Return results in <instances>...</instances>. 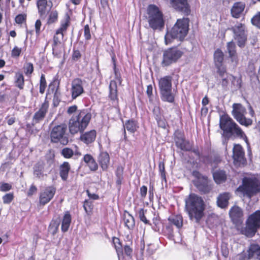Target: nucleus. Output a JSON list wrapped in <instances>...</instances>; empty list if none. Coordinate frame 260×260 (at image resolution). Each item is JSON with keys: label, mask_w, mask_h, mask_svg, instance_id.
<instances>
[{"label": "nucleus", "mask_w": 260, "mask_h": 260, "mask_svg": "<svg viewBox=\"0 0 260 260\" xmlns=\"http://www.w3.org/2000/svg\"><path fill=\"white\" fill-rule=\"evenodd\" d=\"M219 127L223 131V143H226L230 138L234 137L242 139L248 144V138L245 133L228 115L224 114L220 116Z\"/></svg>", "instance_id": "nucleus-1"}, {"label": "nucleus", "mask_w": 260, "mask_h": 260, "mask_svg": "<svg viewBox=\"0 0 260 260\" xmlns=\"http://www.w3.org/2000/svg\"><path fill=\"white\" fill-rule=\"evenodd\" d=\"M205 209V203L201 197L191 193L185 199V210L190 220L199 223L204 216Z\"/></svg>", "instance_id": "nucleus-2"}, {"label": "nucleus", "mask_w": 260, "mask_h": 260, "mask_svg": "<svg viewBox=\"0 0 260 260\" xmlns=\"http://www.w3.org/2000/svg\"><path fill=\"white\" fill-rule=\"evenodd\" d=\"M91 115L86 110H78L70 119L69 127L72 134L83 132L87 126Z\"/></svg>", "instance_id": "nucleus-3"}, {"label": "nucleus", "mask_w": 260, "mask_h": 260, "mask_svg": "<svg viewBox=\"0 0 260 260\" xmlns=\"http://www.w3.org/2000/svg\"><path fill=\"white\" fill-rule=\"evenodd\" d=\"M189 19L187 18L178 19L176 23L170 31H168L165 37V43L169 45L174 39L182 41L186 36L188 30Z\"/></svg>", "instance_id": "nucleus-4"}, {"label": "nucleus", "mask_w": 260, "mask_h": 260, "mask_svg": "<svg viewBox=\"0 0 260 260\" xmlns=\"http://www.w3.org/2000/svg\"><path fill=\"white\" fill-rule=\"evenodd\" d=\"M146 17L149 26L154 30H161L164 27L165 22L163 14L159 8L154 5H150L147 9Z\"/></svg>", "instance_id": "nucleus-5"}, {"label": "nucleus", "mask_w": 260, "mask_h": 260, "mask_svg": "<svg viewBox=\"0 0 260 260\" xmlns=\"http://www.w3.org/2000/svg\"><path fill=\"white\" fill-rule=\"evenodd\" d=\"M172 77L166 76L158 80V87L162 101L172 103L174 101V95L172 92Z\"/></svg>", "instance_id": "nucleus-6"}, {"label": "nucleus", "mask_w": 260, "mask_h": 260, "mask_svg": "<svg viewBox=\"0 0 260 260\" xmlns=\"http://www.w3.org/2000/svg\"><path fill=\"white\" fill-rule=\"evenodd\" d=\"M236 190L244 196L251 198L260 191V181L255 178H244L242 184Z\"/></svg>", "instance_id": "nucleus-7"}, {"label": "nucleus", "mask_w": 260, "mask_h": 260, "mask_svg": "<svg viewBox=\"0 0 260 260\" xmlns=\"http://www.w3.org/2000/svg\"><path fill=\"white\" fill-rule=\"evenodd\" d=\"M260 227V211L257 210L250 215L246 221V226L241 233L246 237H251Z\"/></svg>", "instance_id": "nucleus-8"}, {"label": "nucleus", "mask_w": 260, "mask_h": 260, "mask_svg": "<svg viewBox=\"0 0 260 260\" xmlns=\"http://www.w3.org/2000/svg\"><path fill=\"white\" fill-rule=\"evenodd\" d=\"M232 108L233 116L241 125L246 127L252 125V120L245 117L246 110L244 106L241 104L234 103L232 106Z\"/></svg>", "instance_id": "nucleus-9"}, {"label": "nucleus", "mask_w": 260, "mask_h": 260, "mask_svg": "<svg viewBox=\"0 0 260 260\" xmlns=\"http://www.w3.org/2000/svg\"><path fill=\"white\" fill-rule=\"evenodd\" d=\"M67 126L61 124L54 127L50 134L51 141L54 143L60 142L61 144L67 145L69 142L68 134L66 133Z\"/></svg>", "instance_id": "nucleus-10"}, {"label": "nucleus", "mask_w": 260, "mask_h": 260, "mask_svg": "<svg viewBox=\"0 0 260 260\" xmlns=\"http://www.w3.org/2000/svg\"><path fill=\"white\" fill-rule=\"evenodd\" d=\"M183 53L177 48H171L164 51L161 61V66L168 67L177 61L181 57Z\"/></svg>", "instance_id": "nucleus-11"}, {"label": "nucleus", "mask_w": 260, "mask_h": 260, "mask_svg": "<svg viewBox=\"0 0 260 260\" xmlns=\"http://www.w3.org/2000/svg\"><path fill=\"white\" fill-rule=\"evenodd\" d=\"M231 29L234 34L235 39L238 42V45L240 47L244 46L247 40L245 34V26L242 23H238L234 26Z\"/></svg>", "instance_id": "nucleus-12"}, {"label": "nucleus", "mask_w": 260, "mask_h": 260, "mask_svg": "<svg viewBox=\"0 0 260 260\" xmlns=\"http://www.w3.org/2000/svg\"><path fill=\"white\" fill-rule=\"evenodd\" d=\"M193 176L195 177L193 181L194 185L201 191L207 192L210 189L208 185L207 177L203 176L197 171H194L192 173Z\"/></svg>", "instance_id": "nucleus-13"}, {"label": "nucleus", "mask_w": 260, "mask_h": 260, "mask_svg": "<svg viewBox=\"0 0 260 260\" xmlns=\"http://www.w3.org/2000/svg\"><path fill=\"white\" fill-rule=\"evenodd\" d=\"M175 142L177 147L183 151H189L192 148V145L188 141L185 140L184 136L180 131L175 132Z\"/></svg>", "instance_id": "nucleus-14"}, {"label": "nucleus", "mask_w": 260, "mask_h": 260, "mask_svg": "<svg viewBox=\"0 0 260 260\" xmlns=\"http://www.w3.org/2000/svg\"><path fill=\"white\" fill-rule=\"evenodd\" d=\"M233 158L236 165H240L245 162L244 151L240 144H235L233 148Z\"/></svg>", "instance_id": "nucleus-15"}, {"label": "nucleus", "mask_w": 260, "mask_h": 260, "mask_svg": "<svg viewBox=\"0 0 260 260\" xmlns=\"http://www.w3.org/2000/svg\"><path fill=\"white\" fill-rule=\"evenodd\" d=\"M223 53L220 49H217L214 54L215 65L217 69V72L220 77H223L226 73V68L222 64Z\"/></svg>", "instance_id": "nucleus-16"}, {"label": "nucleus", "mask_w": 260, "mask_h": 260, "mask_svg": "<svg viewBox=\"0 0 260 260\" xmlns=\"http://www.w3.org/2000/svg\"><path fill=\"white\" fill-rule=\"evenodd\" d=\"M84 92L83 82L80 78H75L72 81L71 93L73 100L76 99Z\"/></svg>", "instance_id": "nucleus-17"}, {"label": "nucleus", "mask_w": 260, "mask_h": 260, "mask_svg": "<svg viewBox=\"0 0 260 260\" xmlns=\"http://www.w3.org/2000/svg\"><path fill=\"white\" fill-rule=\"evenodd\" d=\"M56 189L53 186H48L43 189L40 194L39 202L41 205H44L49 202L53 198Z\"/></svg>", "instance_id": "nucleus-18"}, {"label": "nucleus", "mask_w": 260, "mask_h": 260, "mask_svg": "<svg viewBox=\"0 0 260 260\" xmlns=\"http://www.w3.org/2000/svg\"><path fill=\"white\" fill-rule=\"evenodd\" d=\"M230 216L233 222L236 225H240L243 222V212L237 206L233 207L229 212Z\"/></svg>", "instance_id": "nucleus-19"}, {"label": "nucleus", "mask_w": 260, "mask_h": 260, "mask_svg": "<svg viewBox=\"0 0 260 260\" xmlns=\"http://www.w3.org/2000/svg\"><path fill=\"white\" fill-rule=\"evenodd\" d=\"M49 105L48 101L45 100L39 110L35 113L32 118L33 124H36L43 120L48 111Z\"/></svg>", "instance_id": "nucleus-20"}, {"label": "nucleus", "mask_w": 260, "mask_h": 260, "mask_svg": "<svg viewBox=\"0 0 260 260\" xmlns=\"http://www.w3.org/2000/svg\"><path fill=\"white\" fill-rule=\"evenodd\" d=\"M172 8L177 11L188 14L190 11L187 0H170Z\"/></svg>", "instance_id": "nucleus-21"}, {"label": "nucleus", "mask_w": 260, "mask_h": 260, "mask_svg": "<svg viewBox=\"0 0 260 260\" xmlns=\"http://www.w3.org/2000/svg\"><path fill=\"white\" fill-rule=\"evenodd\" d=\"M37 6L40 17L44 19L46 17L47 13L50 10L52 6L48 5L47 0H37Z\"/></svg>", "instance_id": "nucleus-22"}, {"label": "nucleus", "mask_w": 260, "mask_h": 260, "mask_svg": "<svg viewBox=\"0 0 260 260\" xmlns=\"http://www.w3.org/2000/svg\"><path fill=\"white\" fill-rule=\"evenodd\" d=\"M114 247L116 249L119 260L123 257V251L125 255L132 257L133 249L129 245H125L123 247L122 245H114Z\"/></svg>", "instance_id": "nucleus-23"}, {"label": "nucleus", "mask_w": 260, "mask_h": 260, "mask_svg": "<svg viewBox=\"0 0 260 260\" xmlns=\"http://www.w3.org/2000/svg\"><path fill=\"white\" fill-rule=\"evenodd\" d=\"M96 136V132L95 130H91L82 134L80 136V140L85 144L88 145L94 141Z\"/></svg>", "instance_id": "nucleus-24"}, {"label": "nucleus", "mask_w": 260, "mask_h": 260, "mask_svg": "<svg viewBox=\"0 0 260 260\" xmlns=\"http://www.w3.org/2000/svg\"><path fill=\"white\" fill-rule=\"evenodd\" d=\"M245 7V5L242 2L235 3L231 10L232 16L236 18H239L242 15Z\"/></svg>", "instance_id": "nucleus-25"}, {"label": "nucleus", "mask_w": 260, "mask_h": 260, "mask_svg": "<svg viewBox=\"0 0 260 260\" xmlns=\"http://www.w3.org/2000/svg\"><path fill=\"white\" fill-rule=\"evenodd\" d=\"M109 97L110 100L114 102L117 103V83L114 80H111L109 85Z\"/></svg>", "instance_id": "nucleus-26"}, {"label": "nucleus", "mask_w": 260, "mask_h": 260, "mask_svg": "<svg viewBox=\"0 0 260 260\" xmlns=\"http://www.w3.org/2000/svg\"><path fill=\"white\" fill-rule=\"evenodd\" d=\"M153 113L155 118L157 121L158 125L159 127L165 128L166 125V121L161 114L159 108L158 107H155L153 109Z\"/></svg>", "instance_id": "nucleus-27"}, {"label": "nucleus", "mask_w": 260, "mask_h": 260, "mask_svg": "<svg viewBox=\"0 0 260 260\" xmlns=\"http://www.w3.org/2000/svg\"><path fill=\"white\" fill-rule=\"evenodd\" d=\"M231 195L229 192H224L219 194L217 198V203L218 206L222 208H225L229 204V200Z\"/></svg>", "instance_id": "nucleus-28"}, {"label": "nucleus", "mask_w": 260, "mask_h": 260, "mask_svg": "<svg viewBox=\"0 0 260 260\" xmlns=\"http://www.w3.org/2000/svg\"><path fill=\"white\" fill-rule=\"evenodd\" d=\"M123 221L125 226L128 229L132 230L135 227V221L134 218L127 211L124 212Z\"/></svg>", "instance_id": "nucleus-29"}, {"label": "nucleus", "mask_w": 260, "mask_h": 260, "mask_svg": "<svg viewBox=\"0 0 260 260\" xmlns=\"http://www.w3.org/2000/svg\"><path fill=\"white\" fill-rule=\"evenodd\" d=\"M109 155L107 152H102L99 157V162L103 170H106L109 164Z\"/></svg>", "instance_id": "nucleus-30"}, {"label": "nucleus", "mask_w": 260, "mask_h": 260, "mask_svg": "<svg viewBox=\"0 0 260 260\" xmlns=\"http://www.w3.org/2000/svg\"><path fill=\"white\" fill-rule=\"evenodd\" d=\"M84 161L88 165L91 171H95L98 168V165L93 157L88 154L84 156Z\"/></svg>", "instance_id": "nucleus-31"}, {"label": "nucleus", "mask_w": 260, "mask_h": 260, "mask_svg": "<svg viewBox=\"0 0 260 260\" xmlns=\"http://www.w3.org/2000/svg\"><path fill=\"white\" fill-rule=\"evenodd\" d=\"M63 37L64 35L63 34H57V31H56L55 34L53 37V44L52 45L53 54H57L56 52L58 49V47L59 45L61 44V41L63 40Z\"/></svg>", "instance_id": "nucleus-32"}, {"label": "nucleus", "mask_w": 260, "mask_h": 260, "mask_svg": "<svg viewBox=\"0 0 260 260\" xmlns=\"http://www.w3.org/2000/svg\"><path fill=\"white\" fill-rule=\"evenodd\" d=\"M44 168V163L43 162H38L34 167V175L36 177L40 179H43L44 176L43 170Z\"/></svg>", "instance_id": "nucleus-33"}, {"label": "nucleus", "mask_w": 260, "mask_h": 260, "mask_svg": "<svg viewBox=\"0 0 260 260\" xmlns=\"http://www.w3.org/2000/svg\"><path fill=\"white\" fill-rule=\"evenodd\" d=\"M227 49L232 61L237 62L238 60L235 44L233 42H229L227 44Z\"/></svg>", "instance_id": "nucleus-34"}, {"label": "nucleus", "mask_w": 260, "mask_h": 260, "mask_svg": "<svg viewBox=\"0 0 260 260\" xmlns=\"http://www.w3.org/2000/svg\"><path fill=\"white\" fill-rule=\"evenodd\" d=\"M70 18L68 15H67L65 18L61 21L60 26L56 31H57V34H61L64 35V32L67 31L68 27L70 26Z\"/></svg>", "instance_id": "nucleus-35"}, {"label": "nucleus", "mask_w": 260, "mask_h": 260, "mask_svg": "<svg viewBox=\"0 0 260 260\" xmlns=\"http://www.w3.org/2000/svg\"><path fill=\"white\" fill-rule=\"evenodd\" d=\"M71 215L69 212L67 211L65 212L61 223V230L62 232H67L71 224Z\"/></svg>", "instance_id": "nucleus-36"}, {"label": "nucleus", "mask_w": 260, "mask_h": 260, "mask_svg": "<svg viewBox=\"0 0 260 260\" xmlns=\"http://www.w3.org/2000/svg\"><path fill=\"white\" fill-rule=\"evenodd\" d=\"M59 170V174L61 179L64 181L66 180L68 177L69 172L70 170V165L69 162H64L60 166Z\"/></svg>", "instance_id": "nucleus-37"}, {"label": "nucleus", "mask_w": 260, "mask_h": 260, "mask_svg": "<svg viewBox=\"0 0 260 260\" xmlns=\"http://www.w3.org/2000/svg\"><path fill=\"white\" fill-rule=\"evenodd\" d=\"M213 176L215 181L217 184L221 183L225 181L226 179V175L223 171L218 170L213 173Z\"/></svg>", "instance_id": "nucleus-38"}, {"label": "nucleus", "mask_w": 260, "mask_h": 260, "mask_svg": "<svg viewBox=\"0 0 260 260\" xmlns=\"http://www.w3.org/2000/svg\"><path fill=\"white\" fill-rule=\"evenodd\" d=\"M255 256L260 260V246L259 245H250L249 248V258Z\"/></svg>", "instance_id": "nucleus-39"}, {"label": "nucleus", "mask_w": 260, "mask_h": 260, "mask_svg": "<svg viewBox=\"0 0 260 260\" xmlns=\"http://www.w3.org/2000/svg\"><path fill=\"white\" fill-rule=\"evenodd\" d=\"M124 127L127 131L134 133L137 131L139 126L136 121L131 119L126 121L124 125Z\"/></svg>", "instance_id": "nucleus-40"}, {"label": "nucleus", "mask_w": 260, "mask_h": 260, "mask_svg": "<svg viewBox=\"0 0 260 260\" xmlns=\"http://www.w3.org/2000/svg\"><path fill=\"white\" fill-rule=\"evenodd\" d=\"M169 220L178 228H180L182 226L183 218L181 215L178 214L173 216L169 218Z\"/></svg>", "instance_id": "nucleus-41"}, {"label": "nucleus", "mask_w": 260, "mask_h": 260, "mask_svg": "<svg viewBox=\"0 0 260 260\" xmlns=\"http://www.w3.org/2000/svg\"><path fill=\"white\" fill-rule=\"evenodd\" d=\"M58 19V13L56 11H52L49 13L48 18L47 19V24H51L56 21Z\"/></svg>", "instance_id": "nucleus-42"}, {"label": "nucleus", "mask_w": 260, "mask_h": 260, "mask_svg": "<svg viewBox=\"0 0 260 260\" xmlns=\"http://www.w3.org/2000/svg\"><path fill=\"white\" fill-rule=\"evenodd\" d=\"M16 86L20 89H22L24 85V78L21 74H17L16 75Z\"/></svg>", "instance_id": "nucleus-43"}, {"label": "nucleus", "mask_w": 260, "mask_h": 260, "mask_svg": "<svg viewBox=\"0 0 260 260\" xmlns=\"http://www.w3.org/2000/svg\"><path fill=\"white\" fill-rule=\"evenodd\" d=\"M159 171L160 177L162 181H164L165 182H167L166 176V171L165 168V164L163 162L160 161L159 163Z\"/></svg>", "instance_id": "nucleus-44"}, {"label": "nucleus", "mask_w": 260, "mask_h": 260, "mask_svg": "<svg viewBox=\"0 0 260 260\" xmlns=\"http://www.w3.org/2000/svg\"><path fill=\"white\" fill-rule=\"evenodd\" d=\"M46 87V81L44 75L42 74L40 80V90L39 91L41 93H44Z\"/></svg>", "instance_id": "nucleus-45"}, {"label": "nucleus", "mask_w": 260, "mask_h": 260, "mask_svg": "<svg viewBox=\"0 0 260 260\" xmlns=\"http://www.w3.org/2000/svg\"><path fill=\"white\" fill-rule=\"evenodd\" d=\"M74 151L69 148H64L61 151V154L66 158H70L74 155Z\"/></svg>", "instance_id": "nucleus-46"}, {"label": "nucleus", "mask_w": 260, "mask_h": 260, "mask_svg": "<svg viewBox=\"0 0 260 260\" xmlns=\"http://www.w3.org/2000/svg\"><path fill=\"white\" fill-rule=\"evenodd\" d=\"M251 23L253 25L260 28V12H258L252 17Z\"/></svg>", "instance_id": "nucleus-47"}, {"label": "nucleus", "mask_w": 260, "mask_h": 260, "mask_svg": "<svg viewBox=\"0 0 260 260\" xmlns=\"http://www.w3.org/2000/svg\"><path fill=\"white\" fill-rule=\"evenodd\" d=\"M146 211H145L143 209H141L139 212V216L140 219L144 222L145 224H150L149 221L147 219L146 216H145V212Z\"/></svg>", "instance_id": "nucleus-48"}, {"label": "nucleus", "mask_w": 260, "mask_h": 260, "mask_svg": "<svg viewBox=\"0 0 260 260\" xmlns=\"http://www.w3.org/2000/svg\"><path fill=\"white\" fill-rule=\"evenodd\" d=\"M14 199V196L12 193H7L3 197V203L5 204L10 203Z\"/></svg>", "instance_id": "nucleus-49"}, {"label": "nucleus", "mask_w": 260, "mask_h": 260, "mask_svg": "<svg viewBox=\"0 0 260 260\" xmlns=\"http://www.w3.org/2000/svg\"><path fill=\"white\" fill-rule=\"evenodd\" d=\"M60 102V93H58L56 90L54 94L53 99V106L55 107H57L59 105Z\"/></svg>", "instance_id": "nucleus-50"}, {"label": "nucleus", "mask_w": 260, "mask_h": 260, "mask_svg": "<svg viewBox=\"0 0 260 260\" xmlns=\"http://www.w3.org/2000/svg\"><path fill=\"white\" fill-rule=\"evenodd\" d=\"M12 189L11 184L8 183L1 182L0 183V190L3 192L9 191Z\"/></svg>", "instance_id": "nucleus-51"}, {"label": "nucleus", "mask_w": 260, "mask_h": 260, "mask_svg": "<svg viewBox=\"0 0 260 260\" xmlns=\"http://www.w3.org/2000/svg\"><path fill=\"white\" fill-rule=\"evenodd\" d=\"M59 225V224L58 222L52 221L49 226V231L54 234L57 231Z\"/></svg>", "instance_id": "nucleus-52"}, {"label": "nucleus", "mask_w": 260, "mask_h": 260, "mask_svg": "<svg viewBox=\"0 0 260 260\" xmlns=\"http://www.w3.org/2000/svg\"><path fill=\"white\" fill-rule=\"evenodd\" d=\"M22 51V49L20 48H18L17 46H15L14 48L12 49L11 52V56L13 57H17L21 54Z\"/></svg>", "instance_id": "nucleus-53"}, {"label": "nucleus", "mask_w": 260, "mask_h": 260, "mask_svg": "<svg viewBox=\"0 0 260 260\" xmlns=\"http://www.w3.org/2000/svg\"><path fill=\"white\" fill-rule=\"evenodd\" d=\"M83 207L87 213L90 212L92 209V203L91 201L86 200L84 203Z\"/></svg>", "instance_id": "nucleus-54"}, {"label": "nucleus", "mask_w": 260, "mask_h": 260, "mask_svg": "<svg viewBox=\"0 0 260 260\" xmlns=\"http://www.w3.org/2000/svg\"><path fill=\"white\" fill-rule=\"evenodd\" d=\"M84 36L86 40H90L91 38V35L90 29L88 25H86L84 28Z\"/></svg>", "instance_id": "nucleus-55"}, {"label": "nucleus", "mask_w": 260, "mask_h": 260, "mask_svg": "<svg viewBox=\"0 0 260 260\" xmlns=\"http://www.w3.org/2000/svg\"><path fill=\"white\" fill-rule=\"evenodd\" d=\"M231 75H228L226 73H225L222 78L221 81V85L223 87H225L228 86L229 84V78L231 77Z\"/></svg>", "instance_id": "nucleus-56"}, {"label": "nucleus", "mask_w": 260, "mask_h": 260, "mask_svg": "<svg viewBox=\"0 0 260 260\" xmlns=\"http://www.w3.org/2000/svg\"><path fill=\"white\" fill-rule=\"evenodd\" d=\"M25 74H31L34 71L33 65L31 63H27L25 67Z\"/></svg>", "instance_id": "nucleus-57"}, {"label": "nucleus", "mask_w": 260, "mask_h": 260, "mask_svg": "<svg viewBox=\"0 0 260 260\" xmlns=\"http://www.w3.org/2000/svg\"><path fill=\"white\" fill-rule=\"evenodd\" d=\"M26 16L23 14H19L15 18V21L18 24H21L25 20Z\"/></svg>", "instance_id": "nucleus-58"}, {"label": "nucleus", "mask_w": 260, "mask_h": 260, "mask_svg": "<svg viewBox=\"0 0 260 260\" xmlns=\"http://www.w3.org/2000/svg\"><path fill=\"white\" fill-rule=\"evenodd\" d=\"M152 91H153V87L152 85H149L147 87L146 93L147 96L149 99V101H151L152 100Z\"/></svg>", "instance_id": "nucleus-59"}, {"label": "nucleus", "mask_w": 260, "mask_h": 260, "mask_svg": "<svg viewBox=\"0 0 260 260\" xmlns=\"http://www.w3.org/2000/svg\"><path fill=\"white\" fill-rule=\"evenodd\" d=\"M37 191V187L34 185V184H32L29 190L27 191V194L28 196L30 197L32 196L34 194L36 193Z\"/></svg>", "instance_id": "nucleus-60"}, {"label": "nucleus", "mask_w": 260, "mask_h": 260, "mask_svg": "<svg viewBox=\"0 0 260 260\" xmlns=\"http://www.w3.org/2000/svg\"><path fill=\"white\" fill-rule=\"evenodd\" d=\"M221 252L224 257H227L229 253V249L227 245H221Z\"/></svg>", "instance_id": "nucleus-61"}, {"label": "nucleus", "mask_w": 260, "mask_h": 260, "mask_svg": "<svg viewBox=\"0 0 260 260\" xmlns=\"http://www.w3.org/2000/svg\"><path fill=\"white\" fill-rule=\"evenodd\" d=\"M147 192V186L143 185L140 188V195L141 198H145Z\"/></svg>", "instance_id": "nucleus-62"}, {"label": "nucleus", "mask_w": 260, "mask_h": 260, "mask_svg": "<svg viewBox=\"0 0 260 260\" xmlns=\"http://www.w3.org/2000/svg\"><path fill=\"white\" fill-rule=\"evenodd\" d=\"M42 25V23L40 20H37L35 23V29L37 35H39L40 33V28Z\"/></svg>", "instance_id": "nucleus-63"}, {"label": "nucleus", "mask_w": 260, "mask_h": 260, "mask_svg": "<svg viewBox=\"0 0 260 260\" xmlns=\"http://www.w3.org/2000/svg\"><path fill=\"white\" fill-rule=\"evenodd\" d=\"M77 110V107L76 105H73L72 106H70L68 108L67 110V113L69 114H72L73 113H76L78 111Z\"/></svg>", "instance_id": "nucleus-64"}]
</instances>
